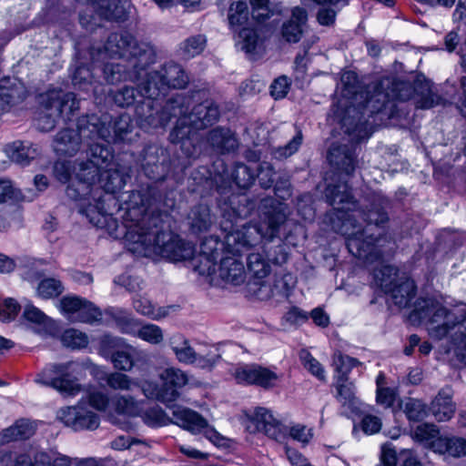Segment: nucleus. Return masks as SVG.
I'll return each instance as SVG.
<instances>
[{
    "label": "nucleus",
    "instance_id": "obj_1",
    "mask_svg": "<svg viewBox=\"0 0 466 466\" xmlns=\"http://www.w3.org/2000/svg\"><path fill=\"white\" fill-rule=\"evenodd\" d=\"M149 206V199L140 191L130 193L124 224L127 241L134 245L131 249L175 262L192 258L195 246L170 230H161L160 218L148 212Z\"/></svg>",
    "mask_w": 466,
    "mask_h": 466
},
{
    "label": "nucleus",
    "instance_id": "obj_2",
    "mask_svg": "<svg viewBox=\"0 0 466 466\" xmlns=\"http://www.w3.org/2000/svg\"><path fill=\"white\" fill-rule=\"evenodd\" d=\"M325 196L334 209L338 223L333 228L345 236L349 251L360 258H368L379 239L371 236L364 238V229L356 218L362 216L369 224L380 226L389 220L386 208L389 200L381 196H374L372 201L367 206V211L356 209V204L346 182L337 185L329 184Z\"/></svg>",
    "mask_w": 466,
    "mask_h": 466
},
{
    "label": "nucleus",
    "instance_id": "obj_3",
    "mask_svg": "<svg viewBox=\"0 0 466 466\" xmlns=\"http://www.w3.org/2000/svg\"><path fill=\"white\" fill-rule=\"evenodd\" d=\"M426 326L431 338H449L457 358L466 364V309H450L434 299H420L410 315Z\"/></svg>",
    "mask_w": 466,
    "mask_h": 466
},
{
    "label": "nucleus",
    "instance_id": "obj_4",
    "mask_svg": "<svg viewBox=\"0 0 466 466\" xmlns=\"http://www.w3.org/2000/svg\"><path fill=\"white\" fill-rule=\"evenodd\" d=\"M415 94L420 96L416 106L420 108H431L435 105L445 106V101L431 88L429 82L420 79L413 84L410 81L385 76L372 84V90L367 98V106L371 114H380L393 101H408Z\"/></svg>",
    "mask_w": 466,
    "mask_h": 466
},
{
    "label": "nucleus",
    "instance_id": "obj_5",
    "mask_svg": "<svg viewBox=\"0 0 466 466\" xmlns=\"http://www.w3.org/2000/svg\"><path fill=\"white\" fill-rule=\"evenodd\" d=\"M333 137H339V141L331 144L328 159L330 165L338 167L347 175L353 173L357 164L355 145L369 137L375 127L368 118H334Z\"/></svg>",
    "mask_w": 466,
    "mask_h": 466
},
{
    "label": "nucleus",
    "instance_id": "obj_6",
    "mask_svg": "<svg viewBox=\"0 0 466 466\" xmlns=\"http://www.w3.org/2000/svg\"><path fill=\"white\" fill-rule=\"evenodd\" d=\"M102 61L106 57L124 59L118 62L130 71L127 80L137 79L142 71L156 62L157 53L154 46L146 42H138L130 33H111L104 46V50L97 52Z\"/></svg>",
    "mask_w": 466,
    "mask_h": 466
},
{
    "label": "nucleus",
    "instance_id": "obj_7",
    "mask_svg": "<svg viewBox=\"0 0 466 466\" xmlns=\"http://www.w3.org/2000/svg\"><path fill=\"white\" fill-rule=\"evenodd\" d=\"M91 56L89 66H77L73 72L72 84L76 88L96 94L98 86L103 83L114 85L127 81L130 77V71L123 65L113 61H102L93 53Z\"/></svg>",
    "mask_w": 466,
    "mask_h": 466
},
{
    "label": "nucleus",
    "instance_id": "obj_8",
    "mask_svg": "<svg viewBox=\"0 0 466 466\" xmlns=\"http://www.w3.org/2000/svg\"><path fill=\"white\" fill-rule=\"evenodd\" d=\"M71 163L66 161H57L54 165V175L62 183L70 182L66 187L68 198L79 201V212L85 215L89 222L97 227H103L106 221L105 204L99 201L97 197L92 193L83 192L77 178V171L71 170Z\"/></svg>",
    "mask_w": 466,
    "mask_h": 466
},
{
    "label": "nucleus",
    "instance_id": "obj_9",
    "mask_svg": "<svg viewBox=\"0 0 466 466\" xmlns=\"http://www.w3.org/2000/svg\"><path fill=\"white\" fill-rule=\"evenodd\" d=\"M284 220L283 214L279 212L267 218L268 228L266 232H263L262 225L259 227L247 225L231 231L226 236L224 253L240 258L244 252L248 251L261 238H273Z\"/></svg>",
    "mask_w": 466,
    "mask_h": 466
},
{
    "label": "nucleus",
    "instance_id": "obj_10",
    "mask_svg": "<svg viewBox=\"0 0 466 466\" xmlns=\"http://www.w3.org/2000/svg\"><path fill=\"white\" fill-rule=\"evenodd\" d=\"M188 82L189 77L182 66L168 61L159 69L147 74L142 82V94L148 99L157 100L160 96H165L170 89L186 88Z\"/></svg>",
    "mask_w": 466,
    "mask_h": 466
},
{
    "label": "nucleus",
    "instance_id": "obj_11",
    "mask_svg": "<svg viewBox=\"0 0 466 466\" xmlns=\"http://www.w3.org/2000/svg\"><path fill=\"white\" fill-rule=\"evenodd\" d=\"M87 156L88 162L79 164V173L77 174L79 185L83 192L95 194L104 204L105 199L102 198L100 188L93 186L98 178L99 171L108 168L115 163L113 152L107 146L94 143L89 145Z\"/></svg>",
    "mask_w": 466,
    "mask_h": 466
},
{
    "label": "nucleus",
    "instance_id": "obj_12",
    "mask_svg": "<svg viewBox=\"0 0 466 466\" xmlns=\"http://www.w3.org/2000/svg\"><path fill=\"white\" fill-rule=\"evenodd\" d=\"M192 99L189 96L177 94L168 98L162 106V116H221L234 108V104L219 105L207 99L195 105L189 111Z\"/></svg>",
    "mask_w": 466,
    "mask_h": 466
},
{
    "label": "nucleus",
    "instance_id": "obj_13",
    "mask_svg": "<svg viewBox=\"0 0 466 466\" xmlns=\"http://www.w3.org/2000/svg\"><path fill=\"white\" fill-rule=\"evenodd\" d=\"M74 363L66 362L46 367L35 378L37 383L52 387L65 396H74L81 390L72 376Z\"/></svg>",
    "mask_w": 466,
    "mask_h": 466
},
{
    "label": "nucleus",
    "instance_id": "obj_14",
    "mask_svg": "<svg viewBox=\"0 0 466 466\" xmlns=\"http://www.w3.org/2000/svg\"><path fill=\"white\" fill-rule=\"evenodd\" d=\"M90 125L96 136L107 141L132 142L137 133L133 134L132 118H92Z\"/></svg>",
    "mask_w": 466,
    "mask_h": 466
},
{
    "label": "nucleus",
    "instance_id": "obj_15",
    "mask_svg": "<svg viewBox=\"0 0 466 466\" xmlns=\"http://www.w3.org/2000/svg\"><path fill=\"white\" fill-rule=\"evenodd\" d=\"M168 345L176 359L184 364H196L203 369L211 368L220 358L216 352H208L207 355L197 353L191 347L189 340L179 333L174 334L169 338Z\"/></svg>",
    "mask_w": 466,
    "mask_h": 466
},
{
    "label": "nucleus",
    "instance_id": "obj_16",
    "mask_svg": "<svg viewBox=\"0 0 466 466\" xmlns=\"http://www.w3.org/2000/svg\"><path fill=\"white\" fill-rule=\"evenodd\" d=\"M60 312L71 321L92 322L101 312L91 302L77 296H65L57 305Z\"/></svg>",
    "mask_w": 466,
    "mask_h": 466
},
{
    "label": "nucleus",
    "instance_id": "obj_17",
    "mask_svg": "<svg viewBox=\"0 0 466 466\" xmlns=\"http://www.w3.org/2000/svg\"><path fill=\"white\" fill-rule=\"evenodd\" d=\"M202 274L215 275L226 283L235 286L244 283L246 279V269L243 261L239 257L224 253L219 264L211 268H201Z\"/></svg>",
    "mask_w": 466,
    "mask_h": 466
},
{
    "label": "nucleus",
    "instance_id": "obj_18",
    "mask_svg": "<svg viewBox=\"0 0 466 466\" xmlns=\"http://www.w3.org/2000/svg\"><path fill=\"white\" fill-rule=\"evenodd\" d=\"M15 466H97V464L93 459L77 461L61 454L50 455L43 451H30L21 453L16 459Z\"/></svg>",
    "mask_w": 466,
    "mask_h": 466
},
{
    "label": "nucleus",
    "instance_id": "obj_19",
    "mask_svg": "<svg viewBox=\"0 0 466 466\" xmlns=\"http://www.w3.org/2000/svg\"><path fill=\"white\" fill-rule=\"evenodd\" d=\"M203 125L202 118H177L175 127L169 137L172 143H181L182 151L189 157L198 153L196 142H198L197 130Z\"/></svg>",
    "mask_w": 466,
    "mask_h": 466
},
{
    "label": "nucleus",
    "instance_id": "obj_20",
    "mask_svg": "<svg viewBox=\"0 0 466 466\" xmlns=\"http://www.w3.org/2000/svg\"><path fill=\"white\" fill-rule=\"evenodd\" d=\"M92 123L86 127L77 126L76 128L66 127L61 129L54 139V150L59 156H75L81 148L82 138L86 137V133L91 134V139L95 138L96 132H92Z\"/></svg>",
    "mask_w": 466,
    "mask_h": 466
},
{
    "label": "nucleus",
    "instance_id": "obj_21",
    "mask_svg": "<svg viewBox=\"0 0 466 466\" xmlns=\"http://www.w3.org/2000/svg\"><path fill=\"white\" fill-rule=\"evenodd\" d=\"M40 105L46 110L56 112L58 116H69L79 109V100L75 93L49 90L39 96Z\"/></svg>",
    "mask_w": 466,
    "mask_h": 466
},
{
    "label": "nucleus",
    "instance_id": "obj_22",
    "mask_svg": "<svg viewBox=\"0 0 466 466\" xmlns=\"http://www.w3.org/2000/svg\"><path fill=\"white\" fill-rule=\"evenodd\" d=\"M233 376L239 384L258 385L265 389L274 387L279 380L276 372L257 364L239 366L235 369Z\"/></svg>",
    "mask_w": 466,
    "mask_h": 466
},
{
    "label": "nucleus",
    "instance_id": "obj_23",
    "mask_svg": "<svg viewBox=\"0 0 466 466\" xmlns=\"http://www.w3.org/2000/svg\"><path fill=\"white\" fill-rule=\"evenodd\" d=\"M162 387V402L174 401L178 397V389L188 382L187 375L179 369L171 367L163 370L159 375Z\"/></svg>",
    "mask_w": 466,
    "mask_h": 466
},
{
    "label": "nucleus",
    "instance_id": "obj_24",
    "mask_svg": "<svg viewBox=\"0 0 466 466\" xmlns=\"http://www.w3.org/2000/svg\"><path fill=\"white\" fill-rule=\"evenodd\" d=\"M111 96L114 104L119 107H129L137 104L135 116H143L142 114L138 112L140 107L147 106V107L150 108L153 106L154 99H148L147 96L142 94V83L139 85V89L134 86H125L112 92Z\"/></svg>",
    "mask_w": 466,
    "mask_h": 466
},
{
    "label": "nucleus",
    "instance_id": "obj_25",
    "mask_svg": "<svg viewBox=\"0 0 466 466\" xmlns=\"http://www.w3.org/2000/svg\"><path fill=\"white\" fill-rule=\"evenodd\" d=\"M250 422L258 431L264 432L268 437L278 440L283 435V424L265 408H257Z\"/></svg>",
    "mask_w": 466,
    "mask_h": 466
},
{
    "label": "nucleus",
    "instance_id": "obj_26",
    "mask_svg": "<svg viewBox=\"0 0 466 466\" xmlns=\"http://www.w3.org/2000/svg\"><path fill=\"white\" fill-rule=\"evenodd\" d=\"M98 176L104 190L114 194L126 186L128 178V168L115 162L108 168L101 169Z\"/></svg>",
    "mask_w": 466,
    "mask_h": 466
},
{
    "label": "nucleus",
    "instance_id": "obj_27",
    "mask_svg": "<svg viewBox=\"0 0 466 466\" xmlns=\"http://www.w3.org/2000/svg\"><path fill=\"white\" fill-rule=\"evenodd\" d=\"M308 21V13L305 8L295 6L291 10V16L282 24L280 34L288 43H298L303 35V26Z\"/></svg>",
    "mask_w": 466,
    "mask_h": 466
},
{
    "label": "nucleus",
    "instance_id": "obj_28",
    "mask_svg": "<svg viewBox=\"0 0 466 466\" xmlns=\"http://www.w3.org/2000/svg\"><path fill=\"white\" fill-rule=\"evenodd\" d=\"M77 2L94 5L97 15L108 21L122 22L127 18L122 0H78Z\"/></svg>",
    "mask_w": 466,
    "mask_h": 466
},
{
    "label": "nucleus",
    "instance_id": "obj_29",
    "mask_svg": "<svg viewBox=\"0 0 466 466\" xmlns=\"http://www.w3.org/2000/svg\"><path fill=\"white\" fill-rule=\"evenodd\" d=\"M430 411L438 421H447L453 417L455 404L452 401L451 388H443L438 392L431 403Z\"/></svg>",
    "mask_w": 466,
    "mask_h": 466
},
{
    "label": "nucleus",
    "instance_id": "obj_30",
    "mask_svg": "<svg viewBox=\"0 0 466 466\" xmlns=\"http://www.w3.org/2000/svg\"><path fill=\"white\" fill-rule=\"evenodd\" d=\"M172 413L173 422L193 434L199 433L208 426V421L200 414L190 409L177 407Z\"/></svg>",
    "mask_w": 466,
    "mask_h": 466
},
{
    "label": "nucleus",
    "instance_id": "obj_31",
    "mask_svg": "<svg viewBox=\"0 0 466 466\" xmlns=\"http://www.w3.org/2000/svg\"><path fill=\"white\" fill-rule=\"evenodd\" d=\"M5 152L12 161L26 166L33 159L40 156L41 148L36 144L15 141L6 146Z\"/></svg>",
    "mask_w": 466,
    "mask_h": 466
},
{
    "label": "nucleus",
    "instance_id": "obj_32",
    "mask_svg": "<svg viewBox=\"0 0 466 466\" xmlns=\"http://www.w3.org/2000/svg\"><path fill=\"white\" fill-rule=\"evenodd\" d=\"M208 142L220 154L230 153L238 147L235 135L228 128L218 127L208 134Z\"/></svg>",
    "mask_w": 466,
    "mask_h": 466
},
{
    "label": "nucleus",
    "instance_id": "obj_33",
    "mask_svg": "<svg viewBox=\"0 0 466 466\" xmlns=\"http://www.w3.org/2000/svg\"><path fill=\"white\" fill-rule=\"evenodd\" d=\"M416 287L414 281L401 274V278L399 279V282L387 293L390 295V298L395 305L400 308H406L409 306L410 300L415 296Z\"/></svg>",
    "mask_w": 466,
    "mask_h": 466
},
{
    "label": "nucleus",
    "instance_id": "obj_34",
    "mask_svg": "<svg viewBox=\"0 0 466 466\" xmlns=\"http://www.w3.org/2000/svg\"><path fill=\"white\" fill-rule=\"evenodd\" d=\"M225 242H221L216 237H209L205 238L200 245V263L203 264L201 268H207L208 266L213 268L216 265V260L220 255V251L224 252Z\"/></svg>",
    "mask_w": 466,
    "mask_h": 466
},
{
    "label": "nucleus",
    "instance_id": "obj_35",
    "mask_svg": "<svg viewBox=\"0 0 466 466\" xmlns=\"http://www.w3.org/2000/svg\"><path fill=\"white\" fill-rule=\"evenodd\" d=\"M34 432L35 429L32 423L28 420H17L14 425L0 432V445H5L11 441L28 439L34 434Z\"/></svg>",
    "mask_w": 466,
    "mask_h": 466
},
{
    "label": "nucleus",
    "instance_id": "obj_36",
    "mask_svg": "<svg viewBox=\"0 0 466 466\" xmlns=\"http://www.w3.org/2000/svg\"><path fill=\"white\" fill-rule=\"evenodd\" d=\"M248 270L253 278L264 279L271 271V265L265 250L251 252L247 258Z\"/></svg>",
    "mask_w": 466,
    "mask_h": 466
},
{
    "label": "nucleus",
    "instance_id": "obj_37",
    "mask_svg": "<svg viewBox=\"0 0 466 466\" xmlns=\"http://www.w3.org/2000/svg\"><path fill=\"white\" fill-rule=\"evenodd\" d=\"M23 318L32 325L37 332H47L54 327L53 320L41 309L32 304L25 307Z\"/></svg>",
    "mask_w": 466,
    "mask_h": 466
},
{
    "label": "nucleus",
    "instance_id": "obj_38",
    "mask_svg": "<svg viewBox=\"0 0 466 466\" xmlns=\"http://www.w3.org/2000/svg\"><path fill=\"white\" fill-rule=\"evenodd\" d=\"M190 229L194 233L208 231L213 223L208 206L199 205L193 208L188 215Z\"/></svg>",
    "mask_w": 466,
    "mask_h": 466
},
{
    "label": "nucleus",
    "instance_id": "obj_39",
    "mask_svg": "<svg viewBox=\"0 0 466 466\" xmlns=\"http://www.w3.org/2000/svg\"><path fill=\"white\" fill-rule=\"evenodd\" d=\"M435 452L452 457L464 456L466 455V440L462 438L442 437L435 444Z\"/></svg>",
    "mask_w": 466,
    "mask_h": 466
},
{
    "label": "nucleus",
    "instance_id": "obj_40",
    "mask_svg": "<svg viewBox=\"0 0 466 466\" xmlns=\"http://www.w3.org/2000/svg\"><path fill=\"white\" fill-rule=\"evenodd\" d=\"M400 278L401 275H400L399 270L389 265L374 271L375 281L385 293H388L394 285H397Z\"/></svg>",
    "mask_w": 466,
    "mask_h": 466
},
{
    "label": "nucleus",
    "instance_id": "obj_41",
    "mask_svg": "<svg viewBox=\"0 0 466 466\" xmlns=\"http://www.w3.org/2000/svg\"><path fill=\"white\" fill-rule=\"evenodd\" d=\"M228 20L230 28L239 31L248 20V8L244 1H238L230 5L228 8Z\"/></svg>",
    "mask_w": 466,
    "mask_h": 466
},
{
    "label": "nucleus",
    "instance_id": "obj_42",
    "mask_svg": "<svg viewBox=\"0 0 466 466\" xmlns=\"http://www.w3.org/2000/svg\"><path fill=\"white\" fill-rule=\"evenodd\" d=\"M414 439L435 452V444L441 440L439 430L434 424L424 423L417 426Z\"/></svg>",
    "mask_w": 466,
    "mask_h": 466
},
{
    "label": "nucleus",
    "instance_id": "obj_43",
    "mask_svg": "<svg viewBox=\"0 0 466 466\" xmlns=\"http://www.w3.org/2000/svg\"><path fill=\"white\" fill-rule=\"evenodd\" d=\"M113 404L117 413L127 416H140L143 411L142 402L136 400L131 396L116 395L113 400Z\"/></svg>",
    "mask_w": 466,
    "mask_h": 466
},
{
    "label": "nucleus",
    "instance_id": "obj_44",
    "mask_svg": "<svg viewBox=\"0 0 466 466\" xmlns=\"http://www.w3.org/2000/svg\"><path fill=\"white\" fill-rule=\"evenodd\" d=\"M335 387L337 390L336 399L342 405H352L356 402L355 385L349 380L348 377H336Z\"/></svg>",
    "mask_w": 466,
    "mask_h": 466
},
{
    "label": "nucleus",
    "instance_id": "obj_45",
    "mask_svg": "<svg viewBox=\"0 0 466 466\" xmlns=\"http://www.w3.org/2000/svg\"><path fill=\"white\" fill-rule=\"evenodd\" d=\"M62 282L55 278L42 279L36 288V294L44 299H54L61 295L64 291Z\"/></svg>",
    "mask_w": 466,
    "mask_h": 466
},
{
    "label": "nucleus",
    "instance_id": "obj_46",
    "mask_svg": "<svg viewBox=\"0 0 466 466\" xmlns=\"http://www.w3.org/2000/svg\"><path fill=\"white\" fill-rule=\"evenodd\" d=\"M206 37L202 35H192L180 45V51L185 59L199 55L205 48Z\"/></svg>",
    "mask_w": 466,
    "mask_h": 466
},
{
    "label": "nucleus",
    "instance_id": "obj_47",
    "mask_svg": "<svg viewBox=\"0 0 466 466\" xmlns=\"http://www.w3.org/2000/svg\"><path fill=\"white\" fill-rule=\"evenodd\" d=\"M137 338L149 344L158 345L164 340V333L162 329L155 324H141Z\"/></svg>",
    "mask_w": 466,
    "mask_h": 466
},
{
    "label": "nucleus",
    "instance_id": "obj_48",
    "mask_svg": "<svg viewBox=\"0 0 466 466\" xmlns=\"http://www.w3.org/2000/svg\"><path fill=\"white\" fill-rule=\"evenodd\" d=\"M63 344L72 349H82L86 348L89 342L86 334L75 329H66L61 338Z\"/></svg>",
    "mask_w": 466,
    "mask_h": 466
},
{
    "label": "nucleus",
    "instance_id": "obj_49",
    "mask_svg": "<svg viewBox=\"0 0 466 466\" xmlns=\"http://www.w3.org/2000/svg\"><path fill=\"white\" fill-rule=\"evenodd\" d=\"M140 416H142L144 422L151 427L166 426L173 422L159 407L151 408L143 414L141 413Z\"/></svg>",
    "mask_w": 466,
    "mask_h": 466
},
{
    "label": "nucleus",
    "instance_id": "obj_50",
    "mask_svg": "<svg viewBox=\"0 0 466 466\" xmlns=\"http://www.w3.org/2000/svg\"><path fill=\"white\" fill-rule=\"evenodd\" d=\"M359 363L356 359L350 356L343 355L340 352L335 353L333 356V365L336 371L335 378L340 376L348 377V373L350 370Z\"/></svg>",
    "mask_w": 466,
    "mask_h": 466
},
{
    "label": "nucleus",
    "instance_id": "obj_51",
    "mask_svg": "<svg viewBox=\"0 0 466 466\" xmlns=\"http://www.w3.org/2000/svg\"><path fill=\"white\" fill-rule=\"evenodd\" d=\"M404 412L410 420H421L428 413L426 405L420 400L410 399L404 406Z\"/></svg>",
    "mask_w": 466,
    "mask_h": 466
},
{
    "label": "nucleus",
    "instance_id": "obj_52",
    "mask_svg": "<svg viewBox=\"0 0 466 466\" xmlns=\"http://www.w3.org/2000/svg\"><path fill=\"white\" fill-rule=\"evenodd\" d=\"M232 177L237 186L241 188L249 187L255 181L254 173L244 164L236 166Z\"/></svg>",
    "mask_w": 466,
    "mask_h": 466
},
{
    "label": "nucleus",
    "instance_id": "obj_53",
    "mask_svg": "<svg viewBox=\"0 0 466 466\" xmlns=\"http://www.w3.org/2000/svg\"><path fill=\"white\" fill-rule=\"evenodd\" d=\"M21 98L16 88L0 86V114L6 113L8 108Z\"/></svg>",
    "mask_w": 466,
    "mask_h": 466
},
{
    "label": "nucleus",
    "instance_id": "obj_54",
    "mask_svg": "<svg viewBox=\"0 0 466 466\" xmlns=\"http://www.w3.org/2000/svg\"><path fill=\"white\" fill-rule=\"evenodd\" d=\"M106 380L111 389L119 390H129L135 384L129 376L120 372L108 374Z\"/></svg>",
    "mask_w": 466,
    "mask_h": 466
},
{
    "label": "nucleus",
    "instance_id": "obj_55",
    "mask_svg": "<svg viewBox=\"0 0 466 466\" xmlns=\"http://www.w3.org/2000/svg\"><path fill=\"white\" fill-rule=\"evenodd\" d=\"M238 32V37L242 39V49L248 54H254L258 43V35L256 30L243 27Z\"/></svg>",
    "mask_w": 466,
    "mask_h": 466
},
{
    "label": "nucleus",
    "instance_id": "obj_56",
    "mask_svg": "<svg viewBox=\"0 0 466 466\" xmlns=\"http://www.w3.org/2000/svg\"><path fill=\"white\" fill-rule=\"evenodd\" d=\"M300 359L304 367L320 380H325V370L322 365L308 351H302Z\"/></svg>",
    "mask_w": 466,
    "mask_h": 466
},
{
    "label": "nucleus",
    "instance_id": "obj_57",
    "mask_svg": "<svg viewBox=\"0 0 466 466\" xmlns=\"http://www.w3.org/2000/svg\"><path fill=\"white\" fill-rule=\"evenodd\" d=\"M251 5V15L259 23L265 22L272 15L268 4L269 0H249Z\"/></svg>",
    "mask_w": 466,
    "mask_h": 466
},
{
    "label": "nucleus",
    "instance_id": "obj_58",
    "mask_svg": "<svg viewBox=\"0 0 466 466\" xmlns=\"http://www.w3.org/2000/svg\"><path fill=\"white\" fill-rule=\"evenodd\" d=\"M80 407H67L58 411V419L74 431H81V424L77 422Z\"/></svg>",
    "mask_w": 466,
    "mask_h": 466
},
{
    "label": "nucleus",
    "instance_id": "obj_59",
    "mask_svg": "<svg viewBox=\"0 0 466 466\" xmlns=\"http://www.w3.org/2000/svg\"><path fill=\"white\" fill-rule=\"evenodd\" d=\"M20 309L21 306L15 299H5L0 305V320L5 322L15 319Z\"/></svg>",
    "mask_w": 466,
    "mask_h": 466
},
{
    "label": "nucleus",
    "instance_id": "obj_60",
    "mask_svg": "<svg viewBox=\"0 0 466 466\" xmlns=\"http://www.w3.org/2000/svg\"><path fill=\"white\" fill-rule=\"evenodd\" d=\"M133 304L135 309L142 315L150 317L154 319H157L160 317L158 310L155 309V306L152 304V302L146 297L138 296L135 298Z\"/></svg>",
    "mask_w": 466,
    "mask_h": 466
},
{
    "label": "nucleus",
    "instance_id": "obj_61",
    "mask_svg": "<svg viewBox=\"0 0 466 466\" xmlns=\"http://www.w3.org/2000/svg\"><path fill=\"white\" fill-rule=\"evenodd\" d=\"M111 361L117 370L129 371L134 367V360L129 352L126 350H116L111 356Z\"/></svg>",
    "mask_w": 466,
    "mask_h": 466
},
{
    "label": "nucleus",
    "instance_id": "obj_62",
    "mask_svg": "<svg viewBox=\"0 0 466 466\" xmlns=\"http://www.w3.org/2000/svg\"><path fill=\"white\" fill-rule=\"evenodd\" d=\"M77 422L81 424V430H96L99 425V419L96 414L82 407L79 408Z\"/></svg>",
    "mask_w": 466,
    "mask_h": 466
},
{
    "label": "nucleus",
    "instance_id": "obj_63",
    "mask_svg": "<svg viewBox=\"0 0 466 466\" xmlns=\"http://www.w3.org/2000/svg\"><path fill=\"white\" fill-rule=\"evenodd\" d=\"M341 84L343 91L348 95H355L360 87L358 75L354 71H346L341 76Z\"/></svg>",
    "mask_w": 466,
    "mask_h": 466
},
{
    "label": "nucleus",
    "instance_id": "obj_64",
    "mask_svg": "<svg viewBox=\"0 0 466 466\" xmlns=\"http://www.w3.org/2000/svg\"><path fill=\"white\" fill-rule=\"evenodd\" d=\"M290 82L286 76L276 78L270 85V95L275 99H280L287 96L289 89Z\"/></svg>",
    "mask_w": 466,
    "mask_h": 466
}]
</instances>
